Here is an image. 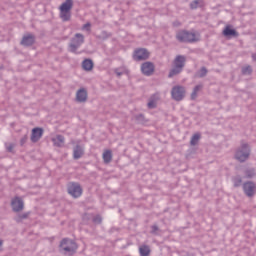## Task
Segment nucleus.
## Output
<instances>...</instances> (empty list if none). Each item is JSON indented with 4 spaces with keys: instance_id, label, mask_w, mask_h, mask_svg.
<instances>
[{
    "instance_id": "nucleus-41",
    "label": "nucleus",
    "mask_w": 256,
    "mask_h": 256,
    "mask_svg": "<svg viewBox=\"0 0 256 256\" xmlns=\"http://www.w3.org/2000/svg\"><path fill=\"white\" fill-rule=\"evenodd\" d=\"M253 61H256V54H252Z\"/></svg>"
},
{
    "instance_id": "nucleus-10",
    "label": "nucleus",
    "mask_w": 256,
    "mask_h": 256,
    "mask_svg": "<svg viewBox=\"0 0 256 256\" xmlns=\"http://www.w3.org/2000/svg\"><path fill=\"white\" fill-rule=\"evenodd\" d=\"M149 50L145 48H138L134 51L133 59L134 61H147L149 59Z\"/></svg>"
},
{
    "instance_id": "nucleus-42",
    "label": "nucleus",
    "mask_w": 256,
    "mask_h": 256,
    "mask_svg": "<svg viewBox=\"0 0 256 256\" xmlns=\"http://www.w3.org/2000/svg\"><path fill=\"white\" fill-rule=\"evenodd\" d=\"M3 246V240L0 239V247Z\"/></svg>"
},
{
    "instance_id": "nucleus-8",
    "label": "nucleus",
    "mask_w": 256,
    "mask_h": 256,
    "mask_svg": "<svg viewBox=\"0 0 256 256\" xmlns=\"http://www.w3.org/2000/svg\"><path fill=\"white\" fill-rule=\"evenodd\" d=\"M187 91L182 85H176L172 87L171 97L174 101H183L185 99Z\"/></svg>"
},
{
    "instance_id": "nucleus-17",
    "label": "nucleus",
    "mask_w": 256,
    "mask_h": 256,
    "mask_svg": "<svg viewBox=\"0 0 256 256\" xmlns=\"http://www.w3.org/2000/svg\"><path fill=\"white\" fill-rule=\"evenodd\" d=\"M224 37H239V32L237 30L232 29L231 26H226L223 30Z\"/></svg>"
},
{
    "instance_id": "nucleus-34",
    "label": "nucleus",
    "mask_w": 256,
    "mask_h": 256,
    "mask_svg": "<svg viewBox=\"0 0 256 256\" xmlns=\"http://www.w3.org/2000/svg\"><path fill=\"white\" fill-rule=\"evenodd\" d=\"M157 231H159V226H157V225H152V226H151V234H152V235H158Z\"/></svg>"
},
{
    "instance_id": "nucleus-3",
    "label": "nucleus",
    "mask_w": 256,
    "mask_h": 256,
    "mask_svg": "<svg viewBox=\"0 0 256 256\" xmlns=\"http://www.w3.org/2000/svg\"><path fill=\"white\" fill-rule=\"evenodd\" d=\"M176 39L179 43H197L199 38L195 32L189 30H180L176 34Z\"/></svg>"
},
{
    "instance_id": "nucleus-40",
    "label": "nucleus",
    "mask_w": 256,
    "mask_h": 256,
    "mask_svg": "<svg viewBox=\"0 0 256 256\" xmlns=\"http://www.w3.org/2000/svg\"><path fill=\"white\" fill-rule=\"evenodd\" d=\"M89 27H91V23H86L83 25V29H89Z\"/></svg>"
},
{
    "instance_id": "nucleus-31",
    "label": "nucleus",
    "mask_w": 256,
    "mask_h": 256,
    "mask_svg": "<svg viewBox=\"0 0 256 256\" xmlns=\"http://www.w3.org/2000/svg\"><path fill=\"white\" fill-rule=\"evenodd\" d=\"M147 106H148V109H155V107H157V101H155V99L151 97Z\"/></svg>"
},
{
    "instance_id": "nucleus-18",
    "label": "nucleus",
    "mask_w": 256,
    "mask_h": 256,
    "mask_svg": "<svg viewBox=\"0 0 256 256\" xmlns=\"http://www.w3.org/2000/svg\"><path fill=\"white\" fill-rule=\"evenodd\" d=\"M52 142L54 143L55 147H61L63 143H65V136L57 135L56 138L52 139Z\"/></svg>"
},
{
    "instance_id": "nucleus-11",
    "label": "nucleus",
    "mask_w": 256,
    "mask_h": 256,
    "mask_svg": "<svg viewBox=\"0 0 256 256\" xmlns=\"http://www.w3.org/2000/svg\"><path fill=\"white\" fill-rule=\"evenodd\" d=\"M11 207L14 213H19L25 209V203L23 202V199L21 197L16 196L11 201Z\"/></svg>"
},
{
    "instance_id": "nucleus-13",
    "label": "nucleus",
    "mask_w": 256,
    "mask_h": 256,
    "mask_svg": "<svg viewBox=\"0 0 256 256\" xmlns=\"http://www.w3.org/2000/svg\"><path fill=\"white\" fill-rule=\"evenodd\" d=\"M35 41L36 37L34 36V34L28 33L22 37L20 45H22L23 47H32V45H35Z\"/></svg>"
},
{
    "instance_id": "nucleus-28",
    "label": "nucleus",
    "mask_w": 256,
    "mask_h": 256,
    "mask_svg": "<svg viewBox=\"0 0 256 256\" xmlns=\"http://www.w3.org/2000/svg\"><path fill=\"white\" fill-rule=\"evenodd\" d=\"M135 120L137 121V123H139L140 125H143L145 123H147V120H145V116L143 114H138L135 116Z\"/></svg>"
},
{
    "instance_id": "nucleus-2",
    "label": "nucleus",
    "mask_w": 256,
    "mask_h": 256,
    "mask_svg": "<svg viewBox=\"0 0 256 256\" xmlns=\"http://www.w3.org/2000/svg\"><path fill=\"white\" fill-rule=\"evenodd\" d=\"M187 59L183 55H178L175 57L173 61V67L170 69L168 73V78L172 79V77H175L177 75H180L183 72V69L185 68V62Z\"/></svg>"
},
{
    "instance_id": "nucleus-24",
    "label": "nucleus",
    "mask_w": 256,
    "mask_h": 256,
    "mask_svg": "<svg viewBox=\"0 0 256 256\" xmlns=\"http://www.w3.org/2000/svg\"><path fill=\"white\" fill-rule=\"evenodd\" d=\"M234 187H241L243 185V178L241 176H235L232 178Z\"/></svg>"
},
{
    "instance_id": "nucleus-15",
    "label": "nucleus",
    "mask_w": 256,
    "mask_h": 256,
    "mask_svg": "<svg viewBox=\"0 0 256 256\" xmlns=\"http://www.w3.org/2000/svg\"><path fill=\"white\" fill-rule=\"evenodd\" d=\"M76 99L78 103H85L87 101V90L85 88H81L76 93Z\"/></svg>"
},
{
    "instance_id": "nucleus-39",
    "label": "nucleus",
    "mask_w": 256,
    "mask_h": 256,
    "mask_svg": "<svg viewBox=\"0 0 256 256\" xmlns=\"http://www.w3.org/2000/svg\"><path fill=\"white\" fill-rule=\"evenodd\" d=\"M173 27H181V22H179V20L174 21Z\"/></svg>"
},
{
    "instance_id": "nucleus-5",
    "label": "nucleus",
    "mask_w": 256,
    "mask_h": 256,
    "mask_svg": "<svg viewBox=\"0 0 256 256\" xmlns=\"http://www.w3.org/2000/svg\"><path fill=\"white\" fill-rule=\"evenodd\" d=\"M60 19L67 22L71 21V9H73V0H66L63 2L60 7Z\"/></svg>"
},
{
    "instance_id": "nucleus-22",
    "label": "nucleus",
    "mask_w": 256,
    "mask_h": 256,
    "mask_svg": "<svg viewBox=\"0 0 256 256\" xmlns=\"http://www.w3.org/2000/svg\"><path fill=\"white\" fill-rule=\"evenodd\" d=\"M109 37H111V33L104 30L101 32L100 35L96 36V39H99L100 41H107V39H109Z\"/></svg>"
},
{
    "instance_id": "nucleus-38",
    "label": "nucleus",
    "mask_w": 256,
    "mask_h": 256,
    "mask_svg": "<svg viewBox=\"0 0 256 256\" xmlns=\"http://www.w3.org/2000/svg\"><path fill=\"white\" fill-rule=\"evenodd\" d=\"M195 99H197V92H194V90L191 93V100L195 101Z\"/></svg>"
},
{
    "instance_id": "nucleus-23",
    "label": "nucleus",
    "mask_w": 256,
    "mask_h": 256,
    "mask_svg": "<svg viewBox=\"0 0 256 256\" xmlns=\"http://www.w3.org/2000/svg\"><path fill=\"white\" fill-rule=\"evenodd\" d=\"M207 73H209V71L207 70V68L205 66H203L197 73H196V77H198L199 79H203V77H207Z\"/></svg>"
},
{
    "instance_id": "nucleus-33",
    "label": "nucleus",
    "mask_w": 256,
    "mask_h": 256,
    "mask_svg": "<svg viewBox=\"0 0 256 256\" xmlns=\"http://www.w3.org/2000/svg\"><path fill=\"white\" fill-rule=\"evenodd\" d=\"M197 7H199V0H193L190 3V9H197Z\"/></svg>"
},
{
    "instance_id": "nucleus-27",
    "label": "nucleus",
    "mask_w": 256,
    "mask_h": 256,
    "mask_svg": "<svg viewBox=\"0 0 256 256\" xmlns=\"http://www.w3.org/2000/svg\"><path fill=\"white\" fill-rule=\"evenodd\" d=\"M199 139H201V134H194L190 140V145L195 146L199 143Z\"/></svg>"
},
{
    "instance_id": "nucleus-14",
    "label": "nucleus",
    "mask_w": 256,
    "mask_h": 256,
    "mask_svg": "<svg viewBox=\"0 0 256 256\" xmlns=\"http://www.w3.org/2000/svg\"><path fill=\"white\" fill-rule=\"evenodd\" d=\"M44 132L45 130H43V128L41 127L33 128L31 138H30L32 143H37L41 139V137H43Z\"/></svg>"
},
{
    "instance_id": "nucleus-1",
    "label": "nucleus",
    "mask_w": 256,
    "mask_h": 256,
    "mask_svg": "<svg viewBox=\"0 0 256 256\" xmlns=\"http://www.w3.org/2000/svg\"><path fill=\"white\" fill-rule=\"evenodd\" d=\"M77 242L70 238H63L59 244V251L63 253V255H75L77 253Z\"/></svg>"
},
{
    "instance_id": "nucleus-29",
    "label": "nucleus",
    "mask_w": 256,
    "mask_h": 256,
    "mask_svg": "<svg viewBox=\"0 0 256 256\" xmlns=\"http://www.w3.org/2000/svg\"><path fill=\"white\" fill-rule=\"evenodd\" d=\"M5 148L8 153H15V144L14 143H5Z\"/></svg>"
},
{
    "instance_id": "nucleus-7",
    "label": "nucleus",
    "mask_w": 256,
    "mask_h": 256,
    "mask_svg": "<svg viewBox=\"0 0 256 256\" xmlns=\"http://www.w3.org/2000/svg\"><path fill=\"white\" fill-rule=\"evenodd\" d=\"M67 193L72 199H79L83 195V187L79 182H69L67 184Z\"/></svg>"
},
{
    "instance_id": "nucleus-12",
    "label": "nucleus",
    "mask_w": 256,
    "mask_h": 256,
    "mask_svg": "<svg viewBox=\"0 0 256 256\" xmlns=\"http://www.w3.org/2000/svg\"><path fill=\"white\" fill-rule=\"evenodd\" d=\"M141 72L146 77H151L153 73L155 72V64L153 62H144L141 65Z\"/></svg>"
},
{
    "instance_id": "nucleus-32",
    "label": "nucleus",
    "mask_w": 256,
    "mask_h": 256,
    "mask_svg": "<svg viewBox=\"0 0 256 256\" xmlns=\"http://www.w3.org/2000/svg\"><path fill=\"white\" fill-rule=\"evenodd\" d=\"M92 221L96 225H101V223L103 222V218H101V215H96L92 218Z\"/></svg>"
},
{
    "instance_id": "nucleus-16",
    "label": "nucleus",
    "mask_w": 256,
    "mask_h": 256,
    "mask_svg": "<svg viewBox=\"0 0 256 256\" xmlns=\"http://www.w3.org/2000/svg\"><path fill=\"white\" fill-rule=\"evenodd\" d=\"M83 155H85V150H83L81 145L77 144L73 149V159H81Z\"/></svg>"
},
{
    "instance_id": "nucleus-21",
    "label": "nucleus",
    "mask_w": 256,
    "mask_h": 256,
    "mask_svg": "<svg viewBox=\"0 0 256 256\" xmlns=\"http://www.w3.org/2000/svg\"><path fill=\"white\" fill-rule=\"evenodd\" d=\"M103 161L104 163H111L112 159H113V153L111 152V150H106L103 153Z\"/></svg>"
},
{
    "instance_id": "nucleus-19",
    "label": "nucleus",
    "mask_w": 256,
    "mask_h": 256,
    "mask_svg": "<svg viewBox=\"0 0 256 256\" xmlns=\"http://www.w3.org/2000/svg\"><path fill=\"white\" fill-rule=\"evenodd\" d=\"M140 256H149L151 255V248L148 245H142L139 247Z\"/></svg>"
},
{
    "instance_id": "nucleus-9",
    "label": "nucleus",
    "mask_w": 256,
    "mask_h": 256,
    "mask_svg": "<svg viewBox=\"0 0 256 256\" xmlns=\"http://www.w3.org/2000/svg\"><path fill=\"white\" fill-rule=\"evenodd\" d=\"M242 189L246 197L252 198L255 197L256 194V184L253 181L244 182L242 185Z\"/></svg>"
},
{
    "instance_id": "nucleus-36",
    "label": "nucleus",
    "mask_w": 256,
    "mask_h": 256,
    "mask_svg": "<svg viewBox=\"0 0 256 256\" xmlns=\"http://www.w3.org/2000/svg\"><path fill=\"white\" fill-rule=\"evenodd\" d=\"M28 136L24 135L20 140V145L23 147L27 143Z\"/></svg>"
},
{
    "instance_id": "nucleus-25",
    "label": "nucleus",
    "mask_w": 256,
    "mask_h": 256,
    "mask_svg": "<svg viewBox=\"0 0 256 256\" xmlns=\"http://www.w3.org/2000/svg\"><path fill=\"white\" fill-rule=\"evenodd\" d=\"M29 215H31V212H25L23 214H19L16 218L15 221L16 223H21V221H23V219H28Z\"/></svg>"
},
{
    "instance_id": "nucleus-26",
    "label": "nucleus",
    "mask_w": 256,
    "mask_h": 256,
    "mask_svg": "<svg viewBox=\"0 0 256 256\" xmlns=\"http://www.w3.org/2000/svg\"><path fill=\"white\" fill-rule=\"evenodd\" d=\"M244 174L247 179H253V177H255V175H256V172H255L254 168H250V169L245 170Z\"/></svg>"
},
{
    "instance_id": "nucleus-37",
    "label": "nucleus",
    "mask_w": 256,
    "mask_h": 256,
    "mask_svg": "<svg viewBox=\"0 0 256 256\" xmlns=\"http://www.w3.org/2000/svg\"><path fill=\"white\" fill-rule=\"evenodd\" d=\"M114 73L117 75V77H121V75H123V71H119V68H116Z\"/></svg>"
},
{
    "instance_id": "nucleus-20",
    "label": "nucleus",
    "mask_w": 256,
    "mask_h": 256,
    "mask_svg": "<svg viewBox=\"0 0 256 256\" xmlns=\"http://www.w3.org/2000/svg\"><path fill=\"white\" fill-rule=\"evenodd\" d=\"M82 67H83L84 71H91L93 69V60L85 59L82 62Z\"/></svg>"
},
{
    "instance_id": "nucleus-4",
    "label": "nucleus",
    "mask_w": 256,
    "mask_h": 256,
    "mask_svg": "<svg viewBox=\"0 0 256 256\" xmlns=\"http://www.w3.org/2000/svg\"><path fill=\"white\" fill-rule=\"evenodd\" d=\"M251 156V146L244 141H241L240 147L236 150L235 159L240 163H245Z\"/></svg>"
},
{
    "instance_id": "nucleus-30",
    "label": "nucleus",
    "mask_w": 256,
    "mask_h": 256,
    "mask_svg": "<svg viewBox=\"0 0 256 256\" xmlns=\"http://www.w3.org/2000/svg\"><path fill=\"white\" fill-rule=\"evenodd\" d=\"M253 73V68L251 66H245L242 68V75H251Z\"/></svg>"
},
{
    "instance_id": "nucleus-6",
    "label": "nucleus",
    "mask_w": 256,
    "mask_h": 256,
    "mask_svg": "<svg viewBox=\"0 0 256 256\" xmlns=\"http://www.w3.org/2000/svg\"><path fill=\"white\" fill-rule=\"evenodd\" d=\"M83 43H85V35L76 33L74 37L70 39V43L68 45L70 53H77V49H79Z\"/></svg>"
},
{
    "instance_id": "nucleus-35",
    "label": "nucleus",
    "mask_w": 256,
    "mask_h": 256,
    "mask_svg": "<svg viewBox=\"0 0 256 256\" xmlns=\"http://www.w3.org/2000/svg\"><path fill=\"white\" fill-rule=\"evenodd\" d=\"M201 89H203V84H198L194 87L193 91L195 93H199V91H201Z\"/></svg>"
}]
</instances>
